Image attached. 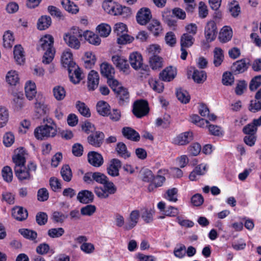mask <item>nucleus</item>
<instances>
[{"label":"nucleus","instance_id":"f257e3e1","mask_svg":"<svg viewBox=\"0 0 261 261\" xmlns=\"http://www.w3.org/2000/svg\"><path fill=\"white\" fill-rule=\"evenodd\" d=\"M53 44L54 38L50 35H45L39 41L38 50L45 51L42 58V62L44 64L50 63L54 59L55 50Z\"/></svg>","mask_w":261,"mask_h":261},{"label":"nucleus","instance_id":"f03ea898","mask_svg":"<svg viewBox=\"0 0 261 261\" xmlns=\"http://www.w3.org/2000/svg\"><path fill=\"white\" fill-rule=\"evenodd\" d=\"M37 165L32 161H30L27 166L14 167V172L19 181L30 180L32 178V173H35Z\"/></svg>","mask_w":261,"mask_h":261},{"label":"nucleus","instance_id":"7ed1b4c3","mask_svg":"<svg viewBox=\"0 0 261 261\" xmlns=\"http://www.w3.org/2000/svg\"><path fill=\"white\" fill-rule=\"evenodd\" d=\"M83 36V31L79 28L73 27L70 32L64 35V40L71 48L77 49L81 46L79 38Z\"/></svg>","mask_w":261,"mask_h":261},{"label":"nucleus","instance_id":"20e7f679","mask_svg":"<svg viewBox=\"0 0 261 261\" xmlns=\"http://www.w3.org/2000/svg\"><path fill=\"white\" fill-rule=\"evenodd\" d=\"M57 134L56 125L53 123L51 125L45 124L36 127L34 130L35 137L38 140H45L54 137Z\"/></svg>","mask_w":261,"mask_h":261},{"label":"nucleus","instance_id":"39448f33","mask_svg":"<svg viewBox=\"0 0 261 261\" xmlns=\"http://www.w3.org/2000/svg\"><path fill=\"white\" fill-rule=\"evenodd\" d=\"M149 109L148 102L144 99L135 101L133 105V113L137 118H142L148 114Z\"/></svg>","mask_w":261,"mask_h":261},{"label":"nucleus","instance_id":"423d86ee","mask_svg":"<svg viewBox=\"0 0 261 261\" xmlns=\"http://www.w3.org/2000/svg\"><path fill=\"white\" fill-rule=\"evenodd\" d=\"M218 33L216 24L214 21H208L204 28V35L207 42L214 41Z\"/></svg>","mask_w":261,"mask_h":261},{"label":"nucleus","instance_id":"0eeeda50","mask_svg":"<svg viewBox=\"0 0 261 261\" xmlns=\"http://www.w3.org/2000/svg\"><path fill=\"white\" fill-rule=\"evenodd\" d=\"M152 15L150 10L147 8H142L138 12L136 19L138 23L145 25L151 19Z\"/></svg>","mask_w":261,"mask_h":261},{"label":"nucleus","instance_id":"6e6552de","mask_svg":"<svg viewBox=\"0 0 261 261\" xmlns=\"http://www.w3.org/2000/svg\"><path fill=\"white\" fill-rule=\"evenodd\" d=\"M121 166V162L119 159H112L107 168L108 174L112 177L118 176L119 175V171Z\"/></svg>","mask_w":261,"mask_h":261},{"label":"nucleus","instance_id":"1a4fd4ad","mask_svg":"<svg viewBox=\"0 0 261 261\" xmlns=\"http://www.w3.org/2000/svg\"><path fill=\"white\" fill-rule=\"evenodd\" d=\"M112 61L116 67L121 71L126 72L129 69L127 60L122 56L114 55L112 57Z\"/></svg>","mask_w":261,"mask_h":261},{"label":"nucleus","instance_id":"9d476101","mask_svg":"<svg viewBox=\"0 0 261 261\" xmlns=\"http://www.w3.org/2000/svg\"><path fill=\"white\" fill-rule=\"evenodd\" d=\"M105 138V134L101 132H96L89 136L87 138L88 143L95 147H99L102 144Z\"/></svg>","mask_w":261,"mask_h":261},{"label":"nucleus","instance_id":"9b49d317","mask_svg":"<svg viewBox=\"0 0 261 261\" xmlns=\"http://www.w3.org/2000/svg\"><path fill=\"white\" fill-rule=\"evenodd\" d=\"M131 10L129 8L115 3L110 14L112 15H121L123 17H126L131 15Z\"/></svg>","mask_w":261,"mask_h":261},{"label":"nucleus","instance_id":"f8f14e48","mask_svg":"<svg viewBox=\"0 0 261 261\" xmlns=\"http://www.w3.org/2000/svg\"><path fill=\"white\" fill-rule=\"evenodd\" d=\"M88 160L91 165L96 167L101 166L103 163L101 154L95 151H90L88 153Z\"/></svg>","mask_w":261,"mask_h":261},{"label":"nucleus","instance_id":"ddd939ff","mask_svg":"<svg viewBox=\"0 0 261 261\" xmlns=\"http://www.w3.org/2000/svg\"><path fill=\"white\" fill-rule=\"evenodd\" d=\"M176 75V69L171 66L164 69L159 75L161 80L165 82H170L173 80Z\"/></svg>","mask_w":261,"mask_h":261},{"label":"nucleus","instance_id":"4468645a","mask_svg":"<svg viewBox=\"0 0 261 261\" xmlns=\"http://www.w3.org/2000/svg\"><path fill=\"white\" fill-rule=\"evenodd\" d=\"M12 105L15 111L20 110L24 106L23 94L21 92H13Z\"/></svg>","mask_w":261,"mask_h":261},{"label":"nucleus","instance_id":"2eb2a0df","mask_svg":"<svg viewBox=\"0 0 261 261\" xmlns=\"http://www.w3.org/2000/svg\"><path fill=\"white\" fill-rule=\"evenodd\" d=\"M115 93L120 105L123 106L128 102L129 94L127 89L123 87H119Z\"/></svg>","mask_w":261,"mask_h":261},{"label":"nucleus","instance_id":"dca6fc26","mask_svg":"<svg viewBox=\"0 0 261 261\" xmlns=\"http://www.w3.org/2000/svg\"><path fill=\"white\" fill-rule=\"evenodd\" d=\"M193 139V133L191 132H186L177 136L174 139L175 144L179 145H185Z\"/></svg>","mask_w":261,"mask_h":261},{"label":"nucleus","instance_id":"f3484780","mask_svg":"<svg viewBox=\"0 0 261 261\" xmlns=\"http://www.w3.org/2000/svg\"><path fill=\"white\" fill-rule=\"evenodd\" d=\"M129 63L131 66L135 70H138L141 67L143 63L142 55L138 53L134 52L130 54L129 57Z\"/></svg>","mask_w":261,"mask_h":261},{"label":"nucleus","instance_id":"a211bd4d","mask_svg":"<svg viewBox=\"0 0 261 261\" xmlns=\"http://www.w3.org/2000/svg\"><path fill=\"white\" fill-rule=\"evenodd\" d=\"M77 199L82 203L88 204L91 203L94 200V194L91 191L89 190H82L79 192Z\"/></svg>","mask_w":261,"mask_h":261},{"label":"nucleus","instance_id":"6ab92c4d","mask_svg":"<svg viewBox=\"0 0 261 261\" xmlns=\"http://www.w3.org/2000/svg\"><path fill=\"white\" fill-rule=\"evenodd\" d=\"M122 133L125 138L129 140L138 142L140 139V136L139 134L131 127H123L122 129Z\"/></svg>","mask_w":261,"mask_h":261},{"label":"nucleus","instance_id":"aec40b11","mask_svg":"<svg viewBox=\"0 0 261 261\" xmlns=\"http://www.w3.org/2000/svg\"><path fill=\"white\" fill-rule=\"evenodd\" d=\"M99 83V75L97 72L91 70L88 76V88L90 90H94L97 87Z\"/></svg>","mask_w":261,"mask_h":261},{"label":"nucleus","instance_id":"412c9836","mask_svg":"<svg viewBox=\"0 0 261 261\" xmlns=\"http://www.w3.org/2000/svg\"><path fill=\"white\" fill-rule=\"evenodd\" d=\"M139 217V211H133L129 215L128 222L124 226V229L128 230L133 228L138 223Z\"/></svg>","mask_w":261,"mask_h":261},{"label":"nucleus","instance_id":"4be33fe9","mask_svg":"<svg viewBox=\"0 0 261 261\" xmlns=\"http://www.w3.org/2000/svg\"><path fill=\"white\" fill-rule=\"evenodd\" d=\"M68 71L70 80L73 83L77 84L82 79L81 70L76 65L75 67L69 68Z\"/></svg>","mask_w":261,"mask_h":261},{"label":"nucleus","instance_id":"5701e85b","mask_svg":"<svg viewBox=\"0 0 261 261\" xmlns=\"http://www.w3.org/2000/svg\"><path fill=\"white\" fill-rule=\"evenodd\" d=\"M248 68V64L245 59L235 62L231 67L232 71L236 74L243 73L247 70Z\"/></svg>","mask_w":261,"mask_h":261},{"label":"nucleus","instance_id":"b1692460","mask_svg":"<svg viewBox=\"0 0 261 261\" xmlns=\"http://www.w3.org/2000/svg\"><path fill=\"white\" fill-rule=\"evenodd\" d=\"M62 63L65 68L67 69L71 67H75V63L72 60V54L71 52L68 49L64 51L62 56Z\"/></svg>","mask_w":261,"mask_h":261},{"label":"nucleus","instance_id":"393cba45","mask_svg":"<svg viewBox=\"0 0 261 261\" xmlns=\"http://www.w3.org/2000/svg\"><path fill=\"white\" fill-rule=\"evenodd\" d=\"M12 215L14 219L18 221H23L28 216V211L22 207L16 206L12 210Z\"/></svg>","mask_w":261,"mask_h":261},{"label":"nucleus","instance_id":"a878e982","mask_svg":"<svg viewBox=\"0 0 261 261\" xmlns=\"http://www.w3.org/2000/svg\"><path fill=\"white\" fill-rule=\"evenodd\" d=\"M100 73L107 79L111 77H114L115 74V69L112 65L107 63L103 62L100 66Z\"/></svg>","mask_w":261,"mask_h":261},{"label":"nucleus","instance_id":"bb28decb","mask_svg":"<svg viewBox=\"0 0 261 261\" xmlns=\"http://www.w3.org/2000/svg\"><path fill=\"white\" fill-rule=\"evenodd\" d=\"M232 31L230 27L225 26L220 31L219 39L222 43H226L231 40Z\"/></svg>","mask_w":261,"mask_h":261},{"label":"nucleus","instance_id":"cd10ccee","mask_svg":"<svg viewBox=\"0 0 261 261\" xmlns=\"http://www.w3.org/2000/svg\"><path fill=\"white\" fill-rule=\"evenodd\" d=\"M83 36L85 39L89 42V43L94 45H98L100 44L101 39L96 34L93 32L86 31L83 33Z\"/></svg>","mask_w":261,"mask_h":261},{"label":"nucleus","instance_id":"c85d7f7f","mask_svg":"<svg viewBox=\"0 0 261 261\" xmlns=\"http://www.w3.org/2000/svg\"><path fill=\"white\" fill-rule=\"evenodd\" d=\"M24 89L27 98L30 100H32L37 93L35 83L28 81L25 84Z\"/></svg>","mask_w":261,"mask_h":261},{"label":"nucleus","instance_id":"c756f323","mask_svg":"<svg viewBox=\"0 0 261 261\" xmlns=\"http://www.w3.org/2000/svg\"><path fill=\"white\" fill-rule=\"evenodd\" d=\"M51 19L49 16L43 15L38 20L37 28L41 31L45 30L51 25Z\"/></svg>","mask_w":261,"mask_h":261},{"label":"nucleus","instance_id":"7c9ffc66","mask_svg":"<svg viewBox=\"0 0 261 261\" xmlns=\"http://www.w3.org/2000/svg\"><path fill=\"white\" fill-rule=\"evenodd\" d=\"M14 57L18 64H22L24 62L25 56L23 49L20 45H15L14 48Z\"/></svg>","mask_w":261,"mask_h":261},{"label":"nucleus","instance_id":"2f4dec72","mask_svg":"<svg viewBox=\"0 0 261 261\" xmlns=\"http://www.w3.org/2000/svg\"><path fill=\"white\" fill-rule=\"evenodd\" d=\"M23 148L19 149L17 153H15L12 157V160L15 163V167H21L25 166V158L23 153Z\"/></svg>","mask_w":261,"mask_h":261},{"label":"nucleus","instance_id":"473e14b6","mask_svg":"<svg viewBox=\"0 0 261 261\" xmlns=\"http://www.w3.org/2000/svg\"><path fill=\"white\" fill-rule=\"evenodd\" d=\"M96 110L99 115L107 116L110 113V106L105 101H99L97 103Z\"/></svg>","mask_w":261,"mask_h":261},{"label":"nucleus","instance_id":"72a5a7b5","mask_svg":"<svg viewBox=\"0 0 261 261\" xmlns=\"http://www.w3.org/2000/svg\"><path fill=\"white\" fill-rule=\"evenodd\" d=\"M206 171V165L200 164L197 166L193 171L189 175V179L194 181L196 180L197 175H202L205 174Z\"/></svg>","mask_w":261,"mask_h":261},{"label":"nucleus","instance_id":"f704fd0d","mask_svg":"<svg viewBox=\"0 0 261 261\" xmlns=\"http://www.w3.org/2000/svg\"><path fill=\"white\" fill-rule=\"evenodd\" d=\"M148 29L155 36H158L162 33L163 31L160 22L157 20H152L148 24Z\"/></svg>","mask_w":261,"mask_h":261},{"label":"nucleus","instance_id":"c9c22d12","mask_svg":"<svg viewBox=\"0 0 261 261\" xmlns=\"http://www.w3.org/2000/svg\"><path fill=\"white\" fill-rule=\"evenodd\" d=\"M224 55L223 50L219 47H216L214 50L213 63L215 67H219L221 65L224 60Z\"/></svg>","mask_w":261,"mask_h":261},{"label":"nucleus","instance_id":"e433bc0d","mask_svg":"<svg viewBox=\"0 0 261 261\" xmlns=\"http://www.w3.org/2000/svg\"><path fill=\"white\" fill-rule=\"evenodd\" d=\"M61 4L66 11L71 14H76L79 11L77 6L70 0H62Z\"/></svg>","mask_w":261,"mask_h":261},{"label":"nucleus","instance_id":"4c0bfd02","mask_svg":"<svg viewBox=\"0 0 261 261\" xmlns=\"http://www.w3.org/2000/svg\"><path fill=\"white\" fill-rule=\"evenodd\" d=\"M149 64L153 70H157L163 66V59L158 55H153L149 58Z\"/></svg>","mask_w":261,"mask_h":261},{"label":"nucleus","instance_id":"58836bf2","mask_svg":"<svg viewBox=\"0 0 261 261\" xmlns=\"http://www.w3.org/2000/svg\"><path fill=\"white\" fill-rule=\"evenodd\" d=\"M115 150L118 155L121 158L126 159L130 156V153L128 151L126 145L123 142L118 143Z\"/></svg>","mask_w":261,"mask_h":261},{"label":"nucleus","instance_id":"ea45409f","mask_svg":"<svg viewBox=\"0 0 261 261\" xmlns=\"http://www.w3.org/2000/svg\"><path fill=\"white\" fill-rule=\"evenodd\" d=\"M194 41L195 39L192 35L185 33L180 38V46L182 47H190L193 44Z\"/></svg>","mask_w":261,"mask_h":261},{"label":"nucleus","instance_id":"a19ab883","mask_svg":"<svg viewBox=\"0 0 261 261\" xmlns=\"http://www.w3.org/2000/svg\"><path fill=\"white\" fill-rule=\"evenodd\" d=\"M19 232L25 239L37 243V233L34 230L29 229L22 228L19 229Z\"/></svg>","mask_w":261,"mask_h":261},{"label":"nucleus","instance_id":"79ce46f5","mask_svg":"<svg viewBox=\"0 0 261 261\" xmlns=\"http://www.w3.org/2000/svg\"><path fill=\"white\" fill-rule=\"evenodd\" d=\"M14 42L12 33L10 31H6L3 35V46L5 48H11Z\"/></svg>","mask_w":261,"mask_h":261},{"label":"nucleus","instance_id":"37998d69","mask_svg":"<svg viewBox=\"0 0 261 261\" xmlns=\"http://www.w3.org/2000/svg\"><path fill=\"white\" fill-rule=\"evenodd\" d=\"M53 95L56 100H62L66 96V91L64 88L61 86H56L53 89Z\"/></svg>","mask_w":261,"mask_h":261},{"label":"nucleus","instance_id":"c03bdc74","mask_svg":"<svg viewBox=\"0 0 261 261\" xmlns=\"http://www.w3.org/2000/svg\"><path fill=\"white\" fill-rule=\"evenodd\" d=\"M192 78L197 83H202L206 79V74L205 71L195 69L193 72Z\"/></svg>","mask_w":261,"mask_h":261},{"label":"nucleus","instance_id":"a18cd8bd","mask_svg":"<svg viewBox=\"0 0 261 261\" xmlns=\"http://www.w3.org/2000/svg\"><path fill=\"white\" fill-rule=\"evenodd\" d=\"M148 84L154 91L158 93H161L163 91L164 87L162 82L151 78L148 80Z\"/></svg>","mask_w":261,"mask_h":261},{"label":"nucleus","instance_id":"49530a36","mask_svg":"<svg viewBox=\"0 0 261 261\" xmlns=\"http://www.w3.org/2000/svg\"><path fill=\"white\" fill-rule=\"evenodd\" d=\"M76 108L82 115L86 117H89L91 113L89 108L84 102L77 101L76 103Z\"/></svg>","mask_w":261,"mask_h":261},{"label":"nucleus","instance_id":"de8ad7c7","mask_svg":"<svg viewBox=\"0 0 261 261\" xmlns=\"http://www.w3.org/2000/svg\"><path fill=\"white\" fill-rule=\"evenodd\" d=\"M18 74L16 71H9L6 75V81L10 85L15 86L19 82Z\"/></svg>","mask_w":261,"mask_h":261},{"label":"nucleus","instance_id":"09e8293b","mask_svg":"<svg viewBox=\"0 0 261 261\" xmlns=\"http://www.w3.org/2000/svg\"><path fill=\"white\" fill-rule=\"evenodd\" d=\"M176 94L177 98L181 102L187 103L189 102L190 96L187 91L179 88L177 89Z\"/></svg>","mask_w":261,"mask_h":261},{"label":"nucleus","instance_id":"8fccbe9b","mask_svg":"<svg viewBox=\"0 0 261 261\" xmlns=\"http://www.w3.org/2000/svg\"><path fill=\"white\" fill-rule=\"evenodd\" d=\"M96 59L92 53H86L84 59V65L86 68H92L95 63Z\"/></svg>","mask_w":261,"mask_h":261},{"label":"nucleus","instance_id":"3c124183","mask_svg":"<svg viewBox=\"0 0 261 261\" xmlns=\"http://www.w3.org/2000/svg\"><path fill=\"white\" fill-rule=\"evenodd\" d=\"M178 190L176 188L168 189L164 195V198L171 202L177 201Z\"/></svg>","mask_w":261,"mask_h":261},{"label":"nucleus","instance_id":"603ef678","mask_svg":"<svg viewBox=\"0 0 261 261\" xmlns=\"http://www.w3.org/2000/svg\"><path fill=\"white\" fill-rule=\"evenodd\" d=\"M2 175L5 181L10 182L12 181L13 172L10 167L8 166L4 167L2 170Z\"/></svg>","mask_w":261,"mask_h":261},{"label":"nucleus","instance_id":"864d4df0","mask_svg":"<svg viewBox=\"0 0 261 261\" xmlns=\"http://www.w3.org/2000/svg\"><path fill=\"white\" fill-rule=\"evenodd\" d=\"M61 174L65 181L69 182L71 180L72 174L71 170L68 165H65L63 166L61 170Z\"/></svg>","mask_w":261,"mask_h":261},{"label":"nucleus","instance_id":"5fc2aeb1","mask_svg":"<svg viewBox=\"0 0 261 261\" xmlns=\"http://www.w3.org/2000/svg\"><path fill=\"white\" fill-rule=\"evenodd\" d=\"M96 30L101 37H106L110 34L111 28L107 24L102 23L97 26Z\"/></svg>","mask_w":261,"mask_h":261},{"label":"nucleus","instance_id":"6e6d98bb","mask_svg":"<svg viewBox=\"0 0 261 261\" xmlns=\"http://www.w3.org/2000/svg\"><path fill=\"white\" fill-rule=\"evenodd\" d=\"M248 110L252 112L256 113L261 110V99H256L251 100L248 107Z\"/></svg>","mask_w":261,"mask_h":261},{"label":"nucleus","instance_id":"4d7b16f0","mask_svg":"<svg viewBox=\"0 0 261 261\" xmlns=\"http://www.w3.org/2000/svg\"><path fill=\"white\" fill-rule=\"evenodd\" d=\"M153 212L151 210L143 208L141 210V217L147 223L151 222L153 221Z\"/></svg>","mask_w":261,"mask_h":261},{"label":"nucleus","instance_id":"13d9d810","mask_svg":"<svg viewBox=\"0 0 261 261\" xmlns=\"http://www.w3.org/2000/svg\"><path fill=\"white\" fill-rule=\"evenodd\" d=\"M65 230L62 227L49 229L47 231V234L51 238H59L63 236Z\"/></svg>","mask_w":261,"mask_h":261},{"label":"nucleus","instance_id":"bf43d9fd","mask_svg":"<svg viewBox=\"0 0 261 261\" xmlns=\"http://www.w3.org/2000/svg\"><path fill=\"white\" fill-rule=\"evenodd\" d=\"M261 85V75H257L252 78L249 83V88L250 91H254Z\"/></svg>","mask_w":261,"mask_h":261},{"label":"nucleus","instance_id":"052dcab7","mask_svg":"<svg viewBox=\"0 0 261 261\" xmlns=\"http://www.w3.org/2000/svg\"><path fill=\"white\" fill-rule=\"evenodd\" d=\"M103 185L104 186L103 189L108 194V197L109 196V195L114 194L116 192L117 188L116 186L113 182L110 181L109 179L105 184H103Z\"/></svg>","mask_w":261,"mask_h":261},{"label":"nucleus","instance_id":"680f3d73","mask_svg":"<svg viewBox=\"0 0 261 261\" xmlns=\"http://www.w3.org/2000/svg\"><path fill=\"white\" fill-rule=\"evenodd\" d=\"M229 10L231 13V15L233 17H237L239 14L240 13L241 10L240 7L239 6V4L236 2L233 1L229 5Z\"/></svg>","mask_w":261,"mask_h":261},{"label":"nucleus","instance_id":"e2e57ef3","mask_svg":"<svg viewBox=\"0 0 261 261\" xmlns=\"http://www.w3.org/2000/svg\"><path fill=\"white\" fill-rule=\"evenodd\" d=\"M8 120V112L6 108L0 107V128L3 127Z\"/></svg>","mask_w":261,"mask_h":261},{"label":"nucleus","instance_id":"0e129e2a","mask_svg":"<svg viewBox=\"0 0 261 261\" xmlns=\"http://www.w3.org/2000/svg\"><path fill=\"white\" fill-rule=\"evenodd\" d=\"M201 150V145L198 143L192 144L188 148V152L192 156H197L198 155Z\"/></svg>","mask_w":261,"mask_h":261},{"label":"nucleus","instance_id":"69168bd1","mask_svg":"<svg viewBox=\"0 0 261 261\" xmlns=\"http://www.w3.org/2000/svg\"><path fill=\"white\" fill-rule=\"evenodd\" d=\"M96 211V206L94 205H87L81 209V213L84 216H91Z\"/></svg>","mask_w":261,"mask_h":261},{"label":"nucleus","instance_id":"338daca9","mask_svg":"<svg viewBox=\"0 0 261 261\" xmlns=\"http://www.w3.org/2000/svg\"><path fill=\"white\" fill-rule=\"evenodd\" d=\"M48 12L53 16L58 18L60 19H64V16L61 11L56 7L49 6L47 8Z\"/></svg>","mask_w":261,"mask_h":261},{"label":"nucleus","instance_id":"774afa93","mask_svg":"<svg viewBox=\"0 0 261 261\" xmlns=\"http://www.w3.org/2000/svg\"><path fill=\"white\" fill-rule=\"evenodd\" d=\"M48 220V216L44 212L38 213L36 216V221L37 224L40 226L45 225Z\"/></svg>","mask_w":261,"mask_h":261}]
</instances>
